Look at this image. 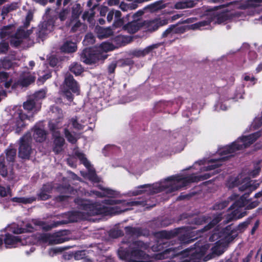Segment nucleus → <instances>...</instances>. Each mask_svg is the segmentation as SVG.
I'll list each match as a JSON object with an SVG mask.
<instances>
[{
	"instance_id": "45",
	"label": "nucleus",
	"mask_w": 262,
	"mask_h": 262,
	"mask_svg": "<svg viewBox=\"0 0 262 262\" xmlns=\"http://www.w3.org/2000/svg\"><path fill=\"white\" fill-rule=\"evenodd\" d=\"M252 219L253 217L250 216L247 218L245 221L240 223L237 226V230L240 231L244 230L250 224Z\"/></svg>"
},
{
	"instance_id": "29",
	"label": "nucleus",
	"mask_w": 262,
	"mask_h": 262,
	"mask_svg": "<svg viewBox=\"0 0 262 262\" xmlns=\"http://www.w3.org/2000/svg\"><path fill=\"white\" fill-rule=\"evenodd\" d=\"M166 6L167 5L164 3L163 0H160L147 5L146 8L150 9L152 12H156L164 9Z\"/></svg>"
},
{
	"instance_id": "12",
	"label": "nucleus",
	"mask_w": 262,
	"mask_h": 262,
	"mask_svg": "<svg viewBox=\"0 0 262 262\" xmlns=\"http://www.w3.org/2000/svg\"><path fill=\"white\" fill-rule=\"evenodd\" d=\"M168 23V19L161 18L144 20L143 21V27H144L146 31L152 32L157 30L159 27L167 25Z\"/></svg>"
},
{
	"instance_id": "21",
	"label": "nucleus",
	"mask_w": 262,
	"mask_h": 262,
	"mask_svg": "<svg viewBox=\"0 0 262 262\" xmlns=\"http://www.w3.org/2000/svg\"><path fill=\"white\" fill-rule=\"evenodd\" d=\"M199 0H181L174 5L176 9H184L194 7Z\"/></svg>"
},
{
	"instance_id": "63",
	"label": "nucleus",
	"mask_w": 262,
	"mask_h": 262,
	"mask_svg": "<svg viewBox=\"0 0 262 262\" xmlns=\"http://www.w3.org/2000/svg\"><path fill=\"white\" fill-rule=\"evenodd\" d=\"M174 28L175 25H170L166 30L163 32L162 37L163 38L167 37L169 34L171 33L172 32H173V30Z\"/></svg>"
},
{
	"instance_id": "42",
	"label": "nucleus",
	"mask_w": 262,
	"mask_h": 262,
	"mask_svg": "<svg viewBox=\"0 0 262 262\" xmlns=\"http://www.w3.org/2000/svg\"><path fill=\"white\" fill-rule=\"evenodd\" d=\"M23 42V40L13 35L11 36L10 40V45L14 48H18Z\"/></svg>"
},
{
	"instance_id": "43",
	"label": "nucleus",
	"mask_w": 262,
	"mask_h": 262,
	"mask_svg": "<svg viewBox=\"0 0 262 262\" xmlns=\"http://www.w3.org/2000/svg\"><path fill=\"white\" fill-rule=\"evenodd\" d=\"M70 122L74 128L77 130H82L84 126L78 122V118L77 116H75L71 119Z\"/></svg>"
},
{
	"instance_id": "19",
	"label": "nucleus",
	"mask_w": 262,
	"mask_h": 262,
	"mask_svg": "<svg viewBox=\"0 0 262 262\" xmlns=\"http://www.w3.org/2000/svg\"><path fill=\"white\" fill-rule=\"evenodd\" d=\"M53 189L52 185L47 183L43 184L40 190V192L37 194V200L38 201H46L51 198L50 193H51Z\"/></svg>"
},
{
	"instance_id": "40",
	"label": "nucleus",
	"mask_w": 262,
	"mask_h": 262,
	"mask_svg": "<svg viewBox=\"0 0 262 262\" xmlns=\"http://www.w3.org/2000/svg\"><path fill=\"white\" fill-rule=\"evenodd\" d=\"M151 185L150 184H144L138 186L137 188L138 189L137 190H135L132 191V194L134 196L138 195L140 194H142L144 192H145V190H141L139 189H144V188H150Z\"/></svg>"
},
{
	"instance_id": "44",
	"label": "nucleus",
	"mask_w": 262,
	"mask_h": 262,
	"mask_svg": "<svg viewBox=\"0 0 262 262\" xmlns=\"http://www.w3.org/2000/svg\"><path fill=\"white\" fill-rule=\"evenodd\" d=\"M9 43L5 41L0 42V54H6L9 49Z\"/></svg>"
},
{
	"instance_id": "38",
	"label": "nucleus",
	"mask_w": 262,
	"mask_h": 262,
	"mask_svg": "<svg viewBox=\"0 0 262 262\" xmlns=\"http://www.w3.org/2000/svg\"><path fill=\"white\" fill-rule=\"evenodd\" d=\"M64 134L68 142L72 144H76L77 140L73 136L67 128L64 129Z\"/></svg>"
},
{
	"instance_id": "59",
	"label": "nucleus",
	"mask_w": 262,
	"mask_h": 262,
	"mask_svg": "<svg viewBox=\"0 0 262 262\" xmlns=\"http://www.w3.org/2000/svg\"><path fill=\"white\" fill-rule=\"evenodd\" d=\"M110 236L113 238H117L123 235V231L121 230H111L110 231Z\"/></svg>"
},
{
	"instance_id": "41",
	"label": "nucleus",
	"mask_w": 262,
	"mask_h": 262,
	"mask_svg": "<svg viewBox=\"0 0 262 262\" xmlns=\"http://www.w3.org/2000/svg\"><path fill=\"white\" fill-rule=\"evenodd\" d=\"M212 18H208L206 20H201L192 25L193 29H199L203 27L208 26L212 22Z\"/></svg>"
},
{
	"instance_id": "33",
	"label": "nucleus",
	"mask_w": 262,
	"mask_h": 262,
	"mask_svg": "<svg viewBox=\"0 0 262 262\" xmlns=\"http://www.w3.org/2000/svg\"><path fill=\"white\" fill-rule=\"evenodd\" d=\"M36 198L30 197V198H25V197H14L11 199V201L13 202L23 203L25 204H30L36 201Z\"/></svg>"
},
{
	"instance_id": "48",
	"label": "nucleus",
	"mask_w": 262,
	"mask_h": 262,
	"mask_svg": "<svg viewBox=\"0 0 262 262\" xmlns=\"http://www.w3.org/2000/svg\"><path fill=\"white\" fill-rule=\"evenodd\" d=\"M35 105V102L34 100H27L23 104V107L27 111H32Z\"/></svg>"
},
{
	"instance_id": "3",
	"label": "nucleus",
	"mask_w": 262,
	"mask_h": 262,
	"mask_svg": "<svg viewBox=\"0 0 262 262\" xmlns=\"http://www.w3.org/2000/svg\"><path fill=\"white\" fill-rule=\"evenodd\" d=\"M256 188V186L250 185L249 183H246L239 187L240 191L246 192L237 200L234 202L228 208V210H231L232 211L226 215V220L224 222L228 223L245 216L247 214V212L243 211V207H245V210H251L258 206L259 201H252V199H248L250 194Z\"/></svg>"
},
{
	"instance_id": "2",
	"label": "nucleus",
	"mask_w": 262,
	"mask_h": 262,
	"mask_svg": "<svg viewBox=\"0 0 262 262\" xmlns=\"http://www.w3.org/2000/svg\"><path fill=\"white\" fill-rule=\"evenodd\" d=\"M260 133L258 132L248 136L238 138L230 145H226L219 150V155L222 157L219 159H211L208 161V165L204 166L203 170L209 171L204 174L196 176V182L207 180L212 176L220 172L216 168L222 165L223 162L227 161L233 155L227 156L236 151L246 148L253 144L259 137Z\"/></svg>"
},
{
	"instance_id": "5",
	"label": "nucleus",
	"mask_w": 262,
	"mask_h": 262,
	"mask_svg": "<svg viewBox=\"0 0 262 262\" xmlns=\"http://www.w3.org/2000/svg\"><path fill=\"white\" fill-rule=\"evenodd\" d=\"M80 91V86L73 76L70 74H67L65 76L62 89L63 96L69 101L72 102L74 99L72 93L78 94Z\"/></svg>"
},
{
	"instance_id": "58",
	"label": "nucleus",
	"mask_w": 262,
	"mask_h": 262,
	"mask_svg": "<svg viewBox=\"0 0 262 262\" xmlns=\"http://www.w3.org/2000/svg\"><path fill=\"white\" fill-rule=\"evenodd\" d=\"M86 257V251L85 250H80L76 251L74 254V258L76 260H80Z\"/></svg>"
},
{
	"instance_id": "6",
	"label": "nucleus",
	"mask_w": 262,
	"mask_h": 262,
	"mask_svg": "<svg viewBox=\"0 0 262 262\" xmlns=\"http://www.w3.org/2000/svg\"><path fill=\"white\" fill-rule=\"evenodd\" d=\"M118 254L120 258L129 262H152L151 260H144L148 257V255L144 251L135 248L130 250H119Z\"/></svg>"
},
{
	"instance_id": "53",
	"label": "nucleus",
	"mask_w": 262,
	"mask_h": 262,
	"mask_svg": "<svg viewBox=\"0 0 262 262\" xmlns=\"http://www.w3.org/2000/svg\"><path fill=\"white\" fill-rule=\"evenodd\" d=\"M47 34L48 30L46 26L44 27L43 25H42L41 28L39 27L37 32V36L39 38L43 39Z\"/></svg>"
},
{
	"instance_id": "62",
	"label": "nucleus",
	"mask_w": 262,
	"mask_h": 262,
	"mask_svg": "<svg viewBox=\"0 0 262 262\" xmlns=\"http://www.w3.org/2000/svg\"><path fill=\"white\" fill-rule=\"evenodd\" d=\"M183 177L179 175H174L170 177H169L166 179V181L168 182H181Z\"/></svg>"
},
{
	"instance_id": "61",
	"label": "nucleus",
	"mask_w": 262,
	"mask_h": 262,
	"mask_svg": "<svg viewBox=\"0 0 262 262\" xmlns=\"http://www.w3.org/2000/svg\"><path fill=\"white\" fill-rule=\"evenodd\" d=\"M48 62L50 66L54 68L57 65L59 61L58 59L55 56L52 55L49 58Z\"/></svg>"
},
{
	"instance_id": "54",
	"label": "nucleus",
	"mask_w": 262,
	"mask_h": 262,
	"mask_svg": "<svg viewBox=\"0 0 262 262\" xmlns=\"http://www.w3.org/2000/svg\"><path fill=\"white\" fill-rule=\"evenodd\" d=\"M46 91L45 90H40L36 92L34 95L33 97L36 100L42 99L46 97Z\"/></svg>"
},
{
	"instance_id": "35",
	"label": "nucleus",
	"mask_w": 262,
	"mask_h": 262,
	"mask_svg": "<svg viewBox=\"0 0 262 262\" xmlns=\"http://www.w3.org/2000/svg\"><path fill=\"white\" fill-rule=\"evenodd\" d=\"M16 156V149L15 148H8L6 150V160L9 162L13 163Z\"/></svg>"
},
{
	"instance_id": "14",
	"label": "nucleus",
	"mask_w": 262,
	"mask_h": 262,
	"mask_svg": "<svg viewBox=\"0 0 262 262\" xmlns=\"http://www.w3.org/2000/svg\"><path fill=\"white\" fill-rule=\"evenodd\" d=\"M56 133L57 135H52L53 139L52 150L55 155H58L63 150L66 141L64 138L60 135V132H57Z\"/></svg>"
},
{
	"instance_id": "23",
	"label": "nucleus",
	"mask_w": 262,
	"mask_h": 262,
	"mask_svg": "<svg viewBox=\"0 0 262 262\" xmlns=\"http://www.w3.org/2000/svg\"><path fill=\"white\" fill-rule=\"evenodd\" d=\"M47 132L42 128L34 126L33 128V137L37 142H42L46 139Z\"/></svg>"
},
{
	"instance_id": "32",
	"label": "nucleus",
	"mask_w": 262,
	"mask_h": 262,
	"mask_svg": "<svg viewBox=\"0 0 262 262\" xmlns=\"http://www.w3.org/2000/svg\"><path fill=\"white\" fill-rule=\"evenodd\" d=\"M82 11L81 6L79 4H76L74 5L72 9V16L71 21L77 20L79 18Z\"/></svg>"
},
{
	"instance_id": "37",
	"label": "nucleus",
	"mask_w": 262,
	"mask_h": 262,
	"mask_svg": "<svg viewBox=\"0 0 262 262\" xmlns=\"http://www.w3.org/2000/svg\"><path fill=\"white\" fill-rule=\"evenodd\" d=\"M207 222V218L205 216L193 217L192 216L190 221L191 225H201Z\"/></svg>"
},
{
	"instance_id": "16",
	"label": "nucleus",
	"mask_w": 262,
	"mask_h": 262,
	"mask_svg": "<svg viewBox=\"0 0 262 262\" xmlns=\"http://www.w3.org/2000/svg\"><path fill=\"white\" fill-rule=\"evenodd\" d=\"M183 230V228H177L170 230H161L156 232L155 235L157 237L162 239H169L173 238L180 234Z\"/></svg>"
},
{
	"instance_id": "1",
	"label": "nucleus",
	"mask_w": 262,
	"mask_h": 262,
	"mask_svg": "<svg viewBox=\"0 0 262 262\" xmlns=\"http://www.w3.org/2000/svg\"><path fill=\"white\" fill-rule=\"evenodd\" d=\"M74 202L78 205L79 209L85 211L88 215L91 216L98 214H119L130 210V208H128L129 207L137 206L144 207L148 205L147 201L143 198L131 201L107 199L103 201V203L106 205H113L121 204V206H104L98 203L81 198L75 199Z\"/></svg>"
},
{
	"instance_id": "60",
	"label": "nucleus",
	"mask_w": 262,
	"mask_h": 262,
	"mask_svg": "<svg viewBox=\"0 0 262 262\" xmlns=\"http://www.w3.org/2000/svg\"><path fill=\"white\" fill-rule=\"evenodd\" d=\"M52 76L51 73H48L44 74L42 76H40L37 79V83L38 84H43L47 79L51 78Z\"/></svg>"
},
{
	"instance_id": "17",
	"label": "nucleus",
	"mask_w": 262,
	"mask_h": 262,
	"mask_svg": "<svg viewBox=\"0 0 262 262\" xmlns=\"http://www.w3.org/2000/svg\"><path fill=\"white\" fill-rule=\"evenodd\" d=\"M124 230L126 235L132 237H138L141 236H145L148 233L146 230L143 229L141 227L127 226L124 228Z\"/></svg>"
},
{
	"instance_id": "27",
	"label": "nucleus",
	"mask_w": 262,
	"mask_h": 262,
	"mask_svg": "<svg viewBox=\"0 0 262 262\" xmlns=\"http://www.w3.org/2000/svg\"><path fill=\"white\" fill-rule=\"evenodd\" d=\"M97 36L99 38H106L113 34V31L111 28H104L101 27L97 28Z\"/></svg>"
},
{
	"instance_id": "34",
	"label": "nucleus",
	"mask_w": 262,
	"mask_h": 262,
	"mask_svg": "<svg viewBox=\"0 0 262 262\" xmlns=\"http://www.w3.org/2000/svg\"><path fill=\"white\" fill-rule=\"evenodd\" d=\"M71 72L74 74L76 76L80 75L83 71V69L81 65L77 62H74L71 64L69 68Z\"/></svg>"
},
{
	"instance_id": "64",
	"label": "nucleus",
	"mask_w": 262,
	"mask_h": 262,
	"mask_svg": "<svg viewBox=\"0 0 262 262\" xmlns=\"http://www.w3.org/2000/svg\"><path fill=\"white\" fill-rule=\"evenodd\" d=\"M116 61L112 62L107 67V71L109 74H113L115 72V69L117 68Z\"/></svg>"
},
{
	"instance_id": "55",
	"label": "nucleus",
	"mask_w": 262,
	"mask_h": 262,
	"mask_svg": "<svg viewBox=\"0 0 262 262\" xmlns=\"http://www.w3.org/2000/svg\"><path fill=\"white\" fill-rule=\"evenodd\" d=\"M262 2V0H248L246 2L247 7H257L259 4Z\"/></svg>"
},
{
	"instance_id": "9",
	"label": "nucleus",
	"mask_w": 262,
	"mask_h": 262,
	"mask_svg": "<svg viewBox=\"0 0 262 262\" xmlns=\"http://www.w3.org/2000/svg\"><path fill=\"white\" fill-rule=\"evenodd\" d=\"M107 58L106 55L96 51L91 48H85L81 55V60L86 64L92 65L99 61H103Z\"/></svg>"
},
{
	"instance_id": "22",
	"label": "nucleus",
	"mask_w": 262,
	"mask_h": 262,
	"mask_svg": "<svg viewBox=\"0 0 262 262\" xmlns=\"http://www.w3.org/2000/svg\"><path fill=\"white\" fill-rule=\"evenodd\" d=\"M35 77L30 73L23 74L20 75L17 83L22 87H27L34 82Z\"/></svg>"
},
{
	"instance_id": "10",
	"label": "nucleus",
	"mask_w": 262,
	"mask_h": 262,
	"mask_svg": "<svg viewBox=\"0 0 262 262\" xmlns=\"http://www.w3.org/2000/svg\"><path fill=\"white\" fill-rule=\"evenodd\" d=\"M235 238L234 237L230 236L226 241H224V240L221 239L216 241L211 248V252L205 257V260H208L216 256H218L223 254L226 251L228 244Z\"/></svg>"
},
{
	"instance_id": "13",
	"label": "nucleus",
	"mask_w": 262,
	"mask_h": 262,
	"mask_svg": "<svg viewBox=\"0 0 262 262\" xmlns=\"http://www.w3.org/2000/svg\"><path fill=\"white\" fill-rule=\"evenodd\" d=\"M40 241L50 244H59L67 241L66 237L62 236L61 232H58L51 235L43 234L40 236Z\"/></svg>"
},
{
	"instance_id": "51",
	"label": "nucleus",
	"mask_w": 262,
	"mask_h": 262,
	"mask_svg": "<svg viewBox=\"0 0 262 262\" xmlns=\"http://www.w3.org/2000/svg\"><path fill=\"white\" fill-rule=\"evenodd\" d=\"M13 27V26L10 25L5 26L1 32V37L2 38H5L7 36H10L11 32L10 30Z\"/></svg>"
},
{
	"instance_id": "30",
	"label": "nucleus",
	"mask_w": 262,
	"mask_h": 262,
	"mask_svg": "<svg viewBox=\"0 0 262 262\" xmlns=\"http://www.w3.org/2000/svg\"><path fill=\"white\" fill-rule=\"evenodd\" d=\"M130 14H127L125 17H123L122 18L115 19L112 25L113 29H116L120 28H122L123 29V26L126 24L125 23L127 21L129 20Z\"/></svg>"
},
{
	"instance_id": "49",
	"label": "nucleus",
	"mask_w": 262,
	"mask_h": 262,
	"mask_svg": "<svg viewBox=\"0 0 262 262\" xmlns=\"http://www.w3.org/2000/svg\"><path fill=\"white\" fill-rule=\"evenodd\" d=\"M240 182H241V181H240L239 179L238 178H235L233 181L229 182L228 187L230 188H234L235 187L238 186H239V187H241V186H242V184H241ZM246 183H249L250 185H252L251 184V182H250V181L244 183V185ZM239 188V187H238V188Z\"/></svg>"
},
{
	"instance_id": "52",
	"label": "nucleus",
	"mask_w": 262,
	"mask_h": 262,
	"mask_svg": "<svg viewBox=\"0 0 262 262\" xmlns=\"http://www.w3.org/2000/svg\"><path fill=\"white\" fill-rule=\"evenodd\" d=\"M0 174L3 177H6L8 175L7 166L5 164L4 159L3 161H0Z\"/></svg>"
},
{
	"instance_id": "39",
	"label": "nucleus",
	"mask_w": 262,
	"mask_h": 262,
	"mask_svg": "<svg viewBox=\"0 0 262 262\" xmlns=\"http://www.w3.org/2000/svg\"><path fill=\"white\" fill-rule=\"evenodd\" d=\"M229 205V201H222L216 202L212 206V209L214 210H222L225 208Z\"/></svg>"
},
{
	"instance_id": "36",
	"label": "nucleus",
	"mask_w": 262,
	"mask_h": 262,
	"mask_svg": "<svg viewBox=\"0 0 262 262\" xmlns=\"http://www.w3.org/2000/svg\"><path fill=\"white\" fill-rule=\"evenodd\" d=\"M166 244L160 241L156 242L151 247L154 252H165L167 249L164 250Z\"/></svg>"
},
{
	"instance_id": "26",
	"label": "nucleus",
	"mask_w": 262,
	"mask_h": 262,
	"mask_svg": "<svg viewBox=\"0 0 262 262\" xmlns=\"http://www.w3.org/2000/svg\"><path fill=\"white\" fill-rule=\"evenodd\" d=\"M223 214L219 213L212 220V221L208 224L207 225L204 226L203 228L199 229L200 232H205L210 229H211L214 226L218 224L222 219Z\"/></svg>"
},
{
	"instance_id": "8",
	"label": "nucleus",
	"mask_w": 262,
	"mask_h": 262,
	"mask_svg": "<svg viewBox=\"0 0 262 262\" xmlns=\"http://www.w3.org/2000/svg\"><path fill=\"white\" fill-rule=\"evenodd\" d=\"M237 236V230L233 228L232 225H230L221 230H214L209 237V241L212 242L223 239L224 241L230 236L236 238Z\"/></svg>"
},
{
	"instance_id": "46",
	"label": "nucleus",
	"mask_w": 262,
	"mask_h": 262,
	"mask_svg": "<svg viewBox=\"0 0 262 262\" xmlns=\"http://www.w3.org/2000/svg\"><path fill=\"white\" fill-rule=\"evenodd\" d=\"M133 245L136 247V249L141 248L144 250H147L149 246L147 243H145L141 241H136L133 242Z\"/></svg>"
},
{
	"instance_id": "15",
	"label": "nucleus",
	"mask_w": 262,
	"mask_h": 262,
	"mask_svg": "<svg viewBox=\"0 0 262 262\" xmlns=\"http://www.w3.org/2000/svg\"><path fill=\"white\" fill-rule=\"evenodd\" d=\"M196 178L195 176L191 175L186 177H183L181 182L182 185H178L177 184H172L168 187H167V192L171 193L177 191L182 187L187 186L189 184L193 182H196Z\"/></svg>"
},
{
	"instance_id": "56",
	"label": "nucleus",
	"mask_w": 262,
	"mask_h": 262,
	"mask_svg": "<svg viewBox=\"0 0 262 262\" xmlns=\"http://www.w3.org/2000/svg\"><path fill=\"white\" fill-rule=\"evenodd\" d=\"M2 64L5 69L9 70L12 68L13 63L10 59L5 58L2 61Z\"/></svg>"
},
{
	"instance_id": "11",
	"label": "nucleus",
	"mask_w": 262,
	"mask_h": 262,
	"mask_svg": "<svg viewBox=\"0 0 262 262\" xmlns=\"http://www.w3.org/2000/svg\"><path fill=\"white\" fill-rule=\"evenodd\" d=\"M28 119V116L25 114L22 109L18 108L12 115L10 123L15 132L19 134L26 126L25 121Z\"/></svg>"
},
{
	"instance_id": "28",
	"label": "nucleus",
	"mask_w": 262,
	"mask_h": 262,
	"mask_svg": "<svg viewBox=\"0 0 262 262\" xmlns=\"http://www.w3.org/2000/svg\"><path fill=\"white\" fill-rule=\"evenodd\" d=\"M159 44L156 43L152 44L146 47L142 50H138L135 52V55L137 57H144L145 55L149 54L153 50L157 49L159 47Z\"/></svg>"
},
{
	"instance_id": "57",
	"label": "nucleus",
	"mask_w": 262,
	"mask_h": 262,
	"mask_svg": "<svg viewBox=\"0 0 262 262\" xmlns=\"http://www.w3.org/2000/svg\"><path fill=\"white\" fill-rule=\"evenodd\" d=\"M69 13V11L68 9H63L58 14V18L60 21H64L67 19Z\"/></svg>"
},
{
	"instance_id": "31",
	"label": "nucleus",
	"mask_w": 262,
	"mask_h": 262,
	"mask_svg": "<svg viewBox=\"0 0 262 262\" xmlns=\"http://www.w3.org/2000/svg\"><path fill=\"white\" fill-rule=\"evenodd\" d=\"M75 155L79 160L80 163L82 164L86 168L89 169L91 167V164L86 158L84 154L77 151L75 152Z\"/></svg>"
},
{
	"instance_id": "20",
	"label": "nucleus",
	"mask_w": 262,
	"mask_h": 262,
	"mask_svg": "<svg viewBox=\"0 0 262 262\" xmlns=\"http://www.w3.org/2000/svg\"><path fill=\"white\" fill-rule=\"evenodd\" d=\"M143 27V21L133 20L127 21L123 26V30L127 31L129 33H135Z\"/></svg>"
},
{
	"instance_id": "50",
	"label": "nucleus",
	"mask_w": 262,
	"mask_h": 262,
	"mask_svg": "<svg viewBox=\"0 0 262 262\" xmlns=\"http://www.w3.org/2000/svg\"><path fill=\"white\" fill-rule=\"evenodd\" d=\"M14 35L23 40L24 38H27L29 34H28L27 32L25 31L24 29H18Z\"/></svg>"
},
{
	"instance_id": "7",
	"label": "nucleus",
	"mask_w": 262,
	"mask_h": 262,
	"mask_svg": "<svg viewBox=\"0 0 262 262\" xmlns=\"http://www.w3.org/2000/svg\"><path fill=\"white\" fill-rule=\"evenodd\" d=\"M19 141L18 156L22 159L29 160L32 152L31 133L25 134L20 138Z\"/></svg>"
},
{
	"instance_id": "24",
	"label": "nucleus",
	"mask_w": 262,
	"mask_h": 262,
	"mask_svg": "<svg viewBox=\"0 0 262 262\" xmlns=\"http://www.w3.org/2000/svg\"><path fill=\"white\" fill-rule=\"evenodd\" d=\"M199 229L196 231L197 236L195 237H193L191 235V233H186L181 234L179 236V240L181 244H189L193 242L195 239H197L198 237H201L202 234L204 232H200Z\"/></svg>"
},
{
	"instance_id": "4",
	"label": "nucleus",
	"mask_w": 262,
	"mask_h": 262,
	"mask_svg": "<svg viewBox=\"0 0 262 262\" xmlns=\"http://www.w3.org/2000/svg\"><path fill=\"white\" fill-rule=\"evenodd\" d=\"M81 213L79 211H71L65 214L64 217L67 220L53 221V223L49 224L45 221L34 219L32 220V223L34 225L41 227L43 230L48 231L61 225L67 224L69 223L77 222L81 219Z\"/></svg>"
},
{
	"instance_id": "47",
	"label": "nucleus",
	"mask_w": 262,
	"mask_h": 262,
	"mask_svg": "<svg viewBox=\"0 0 262 262\" xmlns=\"http://www.w3.org/2000/svg\"><path fill=\"white\" fill-rule=\"evenodd\" d=\"M191 217V215L187 213H183L179 215L177 221L178 222H180L183 220H187V221H185V223L190 224Z\"/></svg>"
},
{
	"instance_id": "18",
	"label": "nucleus",
	"mask_w": 262,
	"mask_h": 262,
	"mask_svg": "<svg viewBox=\"0 0 262 262\" xmlns=\"http://www.w3.org/2000/svg\"><path fill=\"white\" fill-rule=\"evenodd\" d=\"M21 241V238L20 236H15L8 233L5 234L4 238V243L7 248L15 247Z\"/></svg>"
},
{
	"instance_id": "25",
	"label": "nucleus",
	"mask_w": 262,
	"mask_h": 262,
	"mask_svg": "<svg viewBox=\"0 0 262 262\" xmlns=\"http://www.w3.org/2000/svg\"><path fill=\"white\" fill-rule=\"evenodd\" d=\"M60 50L64 53H74L77 50L76 43L72 41L67 40L61 46Z\"/></svg>"
}]
</instances>
